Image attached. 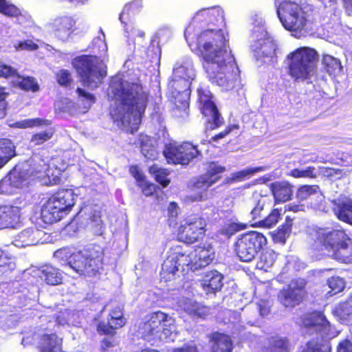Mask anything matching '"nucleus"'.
<instances>
[{
	"mask_svg": "<svg viewBox=\"0 0 352 352\" xmlns=\"http://www.w3.org/2000/svg\"><path fill=\"white\" fill-rule=\"evenodd\" d=\"M216 12L211 16L217 18L219 28L204 30L195 36L188 27L184 35L191 51L202 58L203 66L209 80L229 91L240 81V70L228 49V40L220 28L225 25L223 12L218 10Z\"/></svg>",
	"mask_w": 352,
	"mask_h": 352,
	"instance_id": "1",
	"label": "nucleus"
},
{
	"mask_svg": "<svg viewBox=\"0 0 352 352\" xmlns=\"http://www.w3.org/2000/svg\"><path fill=\"white\" fill-rule=\"evenodd\" d=\"M111 92L123 108V111L116 108L112 117L127 132L134 133L144 116L151 98L149 91L141 82L129 83L125 88L120 82L119 87L111 86Z\"/></svg>",
	"mask_w": 352,
	"mask_h": 352,
	"instance_id": "2",
	"label": "nucleus"
},
{
	"mask_svg": "<svg viewBox=\"0 0 352 352\" xmlns=\"http://www.w3.org/2000/svg\"><path fill=\"white\" fill-rule=\"evenodd\" d=\"M54 256L67 261L80 276H95L103 269L104 251L98 245L90 244L79 250L63 247L54 252Z\"/></svg>",
	"mask_w": 352,
	"mask_h": 352,
	"instance_id": "3",
	"label": "nucleus"
},
{
	"mask_svg": "<svg viewBox=\"0 0 352 352\" xmlns=\"http://www.w3.org/2000/svg\"><path fill=\"white\" fill-rule=\"evenodd\" d=\"M316 249L325 251L339 263L352 264V238L343 228L318 232Z\"/></svg>",
	"mask_w": 352,
	"mask_h": 352,
	"instance_id": "4",
	"label": "nucleus"
},
{
	"mask_svg": "<svg viewBox=\"0 0 352 352\" xmlns=\"http://www.w3.org/2000/svg\"><path fill=\"white\" fill-rule=\"evenodd\" d=\"M276 13L282 25L289 32H307L316 21V12L311 6L290 0L282 1Z\"/></svg>",
	"mask_w": 352,
	"mask_h": 352,
	"instance_id": "5",
	"label": "nucleus"
},
{
	"mask_svg": "<svg viewBox=\"0 0 352 352\" xmlns=\"http://www.w3.org/2000/svg\"><path fill=\"white\" fill-rule=\"evenodd\" d=\"M318 59L314 48L298 47L287 56V74L296 82L309 80L316 73Z\"/></svg>",
	"mask_w": 352,
	"mask_h": 352,
	"instance_id": "6",
	"label": "nucleus"
},
{
	"mask_svg": "<svg viewBox=\"0 0 352 352\" xmlns=\"http://www.w3.org/2000/svg\"><path fill=\"white\" fill-rule=\"evenodd\" d=\"M142 338L147 342H169L175 331L171 316L162 311L150 314L148 319L139 328Z\"/></svg>",
	"mask_w": 352,
	"mask_h": 352,
	"instance_id": "7",
	"label": "nucleus"
},
{
	"mask_svg": "<svg viewBox=\"0 0 352 352\" xmlns=\"http://www.w3.org/2000/svg\"><path fill=\"white\" fill-rule=\"evenodd\" d=\"M76 204V195L71 189L60 188L47 199L42 210L44 221L53 223L69 214Z\"/></svg>",
	"mask_w": 352,
	"mask_h": 352,
	"instance_id": "8",
	"label": "nucleus"
},
{
	"mask_svg": "<svg viewBox=\"0 0 352 352\" xmlns=\"http://www.w3.org/2000/svg\"><path fill=\"white\" fill-rule=\"evenodd\" d=\"M72 65L82 85L92 89L98 87L107 75L97 56L83 54L76 56L72 60Z\"/></svg>",
	"mask_w": 352,
	"mask_h": 352,
	"instance_id": "9",
	"label": "nucleus"
},
{
	"mask_svg": "<svg viewBox=\"0 0 352 352\" xmlns=\"http://www.w3.org/2000/svg\"><path fill=\"white\" fill-rule=\"evenodd\" d=\"M225 168L214 162L208 164L204 174L197 177L189 186L192 194L189 197L192 201H202L208 198V188L217 183L220 179V173Z\"/></svg>",
	"mask_w": 352,
	"mask_h": 352,
	"instance_id": "10",
	"label": "nucleus"
},
{
	"mask_svg": "<svg viewBox=\"0 0 352 352\" xmlns=\"http://www.w3.org/2000/svg\"><path fill=\"white\" fill-rule=\"evenodd\" d=\"M267 238L256 231H250L240 235L235 243L234 251L242 262H250L267 244Z\"/></svg>",
	"mask_w": 352,
	"mask_h": 352,
	"instance_id": "11",
	"label": "nucleus"
},
{
	"mask_svg": "<svg viewBox=\"0 0 352 352\" xmlns=\"http://www.w3.org/2000/svg\"><path fill=\"white\" fill-rule=\"evenodd\" d=\"M197 103L201 114L206 118V122L211 130H214L224 124V119L221 115L214 101V96L206 87L197 88Z\"/></svg>",
	"mask_w": 352,
	"mask_h": 352,
	"instance_id": "12",
	"label": "nucleus"
},
{
	"mask_svg": "<svg viewBox=\"0 0 352 352\" xmlns=\"http://www.w3.org/2000/svg\"><path fill=\"white\" fill-rule=\"evenodd\" d=\"M307 282L304 279L292 280L277 294L278 302L284 307L293 309L302 304L307 297Z\"/></svg>",
	"mask_w": 352,
	"mask_h": 352,
	"instance_id": "13",
	"label": "nucleus"
},
{
	"mask_svg": "<svg viewBox=\"0 0 352 352\" xmlns=\"http://www.w3.org/2000/svg\"><path fill=\"white\" fill-rule=\"evenodd\" d=\"M197 146L190 142L166 144L163 155L168 164L188 165L190 161L200 155Z\"/></svg>",
	"mask_w": 352,
	"mask_h": 352,
	"instance_id": "14",
	"label": "nucleus"
},
{
	"mask_svg": "<svg viewBox=\"0 0 352 352\" xmlns=\"http://www.w3.org/2000/svg\"><path fill=\"white\" fill-rule=\"evenodd\" d=\"M206 227V220L200 216L186 219L177 229V239L186 244L195 243L205 236Z\"/></svg>",
	"mask_w": 352,
	"mask_h": 352,
	"instance_id": "15",
	"label": "nucleus"
},
{
	"mask_svg": "<svg viewBox=\"0 0 352 352\" xmlns=\"http://www.w3.org/2000/svg\"><path fill=\"white\" fill-rule=\"evenodd\" d=\"M169 90L168 101L173 104L172 111L177 117L188 115L190 97V87L188 83L183 86L168 85Z\"/></svg>",
	"mask_w": 352,
	"mask_h": 352,
	"instance_id": "16",
	"label": "nucleus"
},
{
	"mask_svg": "<svg viewBox=\"0 0 352 352\" xmlns=\"http://www.w3.org/2000/svg\"><path fill=\"white\" fill-rule=\"evenodd\" d=\"M142 8V1L134 0L125 4L120 14L119 19L122 24L124 32L127 34V36H144V32L137 30L133 21L135 16L139 14Z\"/></svg>",
	"mask_w": 352,
	"mask_h": 352,
	"instance_id": "17",
	"label": "nucleus"
},
{
	"mask_svg": "<svg viewBox=\"0 0 352 352\" xmlns=\"http://www.w3.org/2000/svg\"><path fill=\"white\" fill-rule=\"evenodd\" d=\"M126 323L122 309L117 306L111 309L107 317V322L99 321L96 330L100 336H116L117 329L122 328Z\"/></svg>",
	"mask_w": 352,
	"mask_h": 352,
	"instance_id": "18",
	"label": "nucleus"
},
{
	"mask_svg": "<svg viewBox=\"0 0 352 352\" xmlns=\"http://www.w3.org/2000/svg\"><path fill=\"white\" fill-rule=\"evenodd\" d=\"M191 264V260L185 253H175L173 256H168L164 261L160 276L165 281H169L174 278L179 267L188 266Z\"/></svg>",
	"mask_w": 352,
	"mask_h": 352,
	"instance_id": "19",
	"label": "nucleus"
},
{
	"mask_svg": "<svg viewBox=\"0 0 352 352\" xmlns=\"http://www.w3.org/2000/svg\"><path fill=\"white\" fill-rule=\"evenodd\" d=\"M49 168L48 162L38 157L34 160V163L30 168L27 170H21L10 173L9 179L10 182L16 187H19L24 182L28 180L32 176H38V174L45 173Z\"/></svg>",
	"mask_w": 352,
	"mask_h": 352,
	"instance_id": "20",
	"label": "nucleus"
},
{
	"mask_svg": "<svg viewBox=\"0 0 352 352\" xmlns=\"http://www.w3.org/2000/svg\"><path fill=\"white\" fill-rule=\"evenodd\" d=\"M270 199L266 195L258 192H254L248 201V207L250 210V217L252 225H258L262 218L270 208Z\"/></svg>",
	"mask_w": 352,
	"mask_h": 352,
	"instance_id": "21",
	"label": "nucleus"
},
{
	"mask_svg": "<svg viewBox=\"0 0 352 352\" xmlns=\"http://www.w3.org/2000/svg\"><path fill=\"white\" fill-rule=\"evenodd\" d=\"M36 349L38 352H65L63 350V338L55 332L39 335Z\"/></svg>",
	"mask_w": 352,
	"mask_h": 352,
	"instance_id": "22",
	"label": "nucleus"
},
{
	"mask_svg": "<svg viewBox=\"0 0 352 352\" xmlns=\"http://www.w3.org/2000/svg\"><path fill=\"white\" fill-rule=\"evenodd\" d=\"M302 325L307 329H314L316 331H329L331 324L323 312L313 311L305 314L301 319Z\"/></svg>",
	"mask_w": 352,
	"mask_h": 352,
	"instance_id": "23",
	"label": "nucleus"
},
{
	"mask_svg": "<svg viewBox=\"0 0 352 352\" xmlns=\"http://www.w3.org/2000/svg\"><path fill=\"white\" fill-rule=\"evenodd\" d=\"M21 208L13 205H0V228H15L20 223Z\"/></svg>",
	"mask_w": 352,
	"mask_h": 352,
	"instance_id": "24",
	"label": "nucleus"
},
{
	"mask_svg": "<svg viewBox=\"0 0 352 352\" xmlns=\"http://www.w3.org/2000/svg\"><path fill=\"white\" fill-rule=\"evenodd\" d=\"M195 74L192 66L187 63H177L173 68L170 80L168 85L183 86L184 82L190 87Z\"/></svg>",
	"mask_w": 352,
	"mask_h": 352,
	"instance_id": "25",
	"label": "nucleus"
},
{
	"mask_svg": "<svg viewBox=\"0 0 352 352\" xmlns=\"http://www.w3.org/2000/svg\"><path fill=\"white\" fill-rule=\"evenodd\" d=\"M210 352H232L234 348L231 336L226 333L218 331H212L208 335Z\"/></svg>",
	"mask_w": 352,
	"mask_h": 352,
	"instance_id": "26",
	"label": "nucleus"
},
{
	"mask_svg": "<svg viewBox=\"0 0 352 352\" xmlns=\"http://www.w3.org/2000/svg\"><path fill=\"white\" fill-rule=\"evenodd\" d=\"M270 189L276 203H284L292 199L294 186L288 181H276L270 184Z\"/></svg>",
	"mask_w": 352,
	"mask_h": 352,
	"instance_id": "27",
	"label": "nucleus"
},
{
	"mask_svg": "<svg viewBox=\"0 0 352 352\" xmlns=\"http://www.w3.org/2000/svg\"><path fill=\"white\" fill-rule=\"evenodd\" d=\"M338 320L345 324H352V294L344 300L338 303L331 311Z\"/></svg>",
	"mask_w": 352,
	"mask_h": 352,
	"instance_id": "28",
	"label": "nucleus"
},
{
	"mask_svg": "<svg viewBox=\"0 0 352 352\" xmlns=\"http://www.w3.org/2000/svg\"><path fill=\"white\" fill-rule=\"evenodd\" d=\"M319 191L320 187L318 185H302L297 190V197L300 200H305L311 195H317L316 201H311L309 204L313 208H320L323 206L324 199Z\"/></svg>",
	"mask_w": 352,
	"mask_h": 352,
	"instance_id": "29",
	"label": "nucleus"
},
{
	"mask_svg": "<svg viewBox=\"0 0 352 352\" xmlns=\"http://www.w3.org/2000/svg\"><path fill=\"white\" fill-rule=\"evenodd\" d=\"M223 275L217 270L208 272L202 280V287L207 294L220 290L223 285Z\"/></svg>",
	"mask_w": 352,
	"mask_h": 352,
	"instance_id": "30",
	"label": "nucleus"
},
{
	"mask_svg": "<svg viewBox=\"0 0 352 352\" xmlns=\"http://www.w3.org/2000/svg\"><path fill=\"white\" fill-rule=\"evenodd\" d=\"M16 155V146L13 142L9 138H0V170Z\"/></svg>",
	"mask_w": 352,
	"mask_h": 352,
	"instance_id": "31",
	"label": "nucleus"
},
{
	"mask_svg": "<svg viewBox=\"0 0 352 352\" xmlns=\"http://www.w3.org/2000/svg\"><path fill=\"white\" fill-rule=\"evenodd\" d=\"M39 277L50 285H59L63 279L60 270L51 265H45L41 267Z\"/></svg>",
	"mask_w": 352,
	"mask_h": 352,
	"instance_id": "32",
	"label": "nucleus"
},
{
	"mask_svg": "<svg viewBox=\"0 0 352 352\" xmlns=\"http://www.w3.org/2000/svg\"><path fill=\"white\" fill-rule=\"evenodd\" d=\"M337 218L344 223L352 226V199L346 198L340 201L334 208Z\"/></svg>",
	"mask_w": 352,
	"mask_h": 352,
	"instance_id": "33",
	"label": "nucleus"
},
{
	"mask_svg": "<svg viewBox=\"0 0 352 352\" xmlns=\"http://www.w3.org/2000/svg\"><path fill=\"white\" fill-rule=\"evenodd\" d=\"M138 144L142 154L146 159L153 161L157 158V151L153 145L150 136L142 133L140 134L138 138Z\"/></svg>",
	"mask_w": 352,
	"mask_h": 352,
	"instance_id": "34",
	"label": "nucleus"
},
{
	"mask_svg": "<svg viewBox=\"0 0 352 352\" xmlns=\"http://www.w3.org/2000/svg\"><path fill=\"white\" fill-rule=\"evenodd\" d=\"M290 349L289 340L276 335L268 338L267 346H265L264 352H289Z\"/></svg>",
	"mask_w": 352,
	"mask_h": 352,
	"instance_id": "35",
	"label": "nucleus"
},
{
	"mask_svg": "<svg viewBox=\"0 0 352 352\" xmlns=\"http://www.w3.org/2000/svg\"><path fill=\"white\" fill-rule=\"evenodd\" d=\"M194 252L195 263L200 267L208 265L214 258V252L211 245H197Z\"/></svg>",
	"mask_w": 352,
	"mask_h": 352,
	"instance_id": "36",
	"label": "nucleus"
},
{
	"mask_svg": "<svg viewBox=\"0 0 352 352\" xmlns=\"http://www.w3.org/2000/svg\"><path fill=\"white\" fill-rule=\"evenodd\" d=\"M148 171L155 181L163 188H166L170 184V179L168 178V176L170 171L168 168H162L156 164H153L149 166Z\"/></svg>",
	"mask_w": 352,
	"mask_h": 352,
	"instance_id": "37",
	"label": "nucleus"
},
{
	"mask_svg": "<svg viewBox=\"0 0 352 352\" xmlns=\"http://www.w3.org/2000/svg\"><path fill=\"white\" fill-rule=\"evenodd\" d=\"M293 219L287 216L285 221L278 227L273 234V239L276 243H285L292 233Z\"/></svg>",
	"mask_w": 352,
	"mask_h": 352,
	"instance_id": "38",
	"label": "nucleus"
},
{
	"mask_svg": "<svg viewBox=\"0 0 352 352\" xmlns=\"http://www.w3.org/2000/svg\"><path fill=\"white\" fill-rule=\"evenodd\" d=\"M15 268V264L8 257L3 251L0 250V279L1 283L7 282Z\"/></svg>",
	"mask_w": 352,
	"mask_h": 352,
	"instance_id": "39",
	"label": "nucleus"
},
{
	"mask_svg": "<svg viewBox=\"0 0 352 352\" xmlns=\"http://www.w3.org/2000/svg\"><path fill=\"white\" fill-rule=\"evenodd\" d=\"M322 69L329 76H336L342 70V66L339 59L329 54H324L322 59Z\"/></svg>",
	"mask_w": 352,
	"mask_h": 352,
	"instance_id": "40",
	"label": "nucleus"
},
{
	"mask_svg": "<svg viewBox=\"0 0 352 352\" xmlns=\"http://www.w3.org/2000/svg\"><path fill=\"white\" fill-rule=\"evenodd\" d=\"M276 260V254L272 250H266L261 252L256 261V267L258 270L267 272L271 268Z\"/></svg>",
	"mask_w": 352,
	"mask_h": 352,
	"instance_id": "41",
	"label": "nucleus"
},
{
	"mask_svg": "<svg viewBox=\"0 0 352 352\" xmlns=\"http://www.w3.org/2000/svg\"><path fill=\"white\" fill-rule=\"evenodd\" d=\"M73 27V21L68 17L57 19L53 23L54 30L58 36H69L72 32Z\"/></svg>",
	"mask_w": 352,
	"mask_h": 352,
	"instance_id": "42",
	"label": "nucleus"
},
{
	"mask_svg": "<svg viewBox=\"0 0 352 352\" xmlns=\"http://www.w3.org/2000/svg\"><path fill=\"white\" fill-rule=\"evenodd\" d=\"M20 80L17 82V87L25 91L36 92L39 90V85L36 79L33 76H23L20 75L16 77Z\"/></svg>",
	"mask_w": 352,
	"mask_h": 352,
	"instance_id": "43",
	"label": "nucleus"
},
{
	"mask_svg": "<svg viewBox=\"0 0 352 352\" xmlns=\"http://www.w3.org/2000/svg\"><path fill=\"white\" fill-rule=\"evenodd\" d=\"M280 209L274 208L267 215L265 214L261 221H258V226L270 228L274 226L280 218Z\"/></svg>",
	"mask_w": 352,
	"mask_h": 352,
	"instance_id": "44",
	"label": "nucleus"
},
{
	"mask_svg": "<svg viewBox=\"0 0 352 352\" xmlns=\"http://www.w3.org/2000/svg\"><path fill=\"white\" fill-rule=\"evenodd\" d=\"M54 133V131L53 129L36 132L32 135L30 142L34 146H41L45 142L50 140L52 138Z\"/></svg>",
	"mask_w": 352,
	"mask_h": 352,
	"instance_id": "45",
	"label": "nucleus"
},
{
	"mask_svg": "<svg viewBox=\"0 0 352 352\" xmlns=\"http://www.w3.org/2000/svg\"><path fill=\"white\" fill-rule=\"evenodd\" d=\"M210 307L196 302L190 305L186 309L189 316L202 318H205L210 314Z\"/></svg>",
	"mask_w": 352,
	"mask_h": 352,
	"instance_id": "46",
	"label": "nucleus"
},
{
	"mask_svg": "<svg viewBox=\"0 0 352 352\" xmlns=\"http://www.w3.org/2000/svg\"><path fill=\"white\" fill-rule=\"evenodd\" d=\"M327 285L331 289L328 292L330 296L335 295L342 292L345 287V282L343 278L339 276H331L327 280Z\"/></svg>",
	"mask_w": 352,
	"mask_h": 352,
	"instance_id": "47",
	"label": "nucleus"
},
{
	"mask_svg": "<svg viewBox=\"0 0 352 352\" xmlns=\"http://www.w3.org/2000/svg\"><path fill=\"white\" fill-rule=\"evenodd\" d=\"M50 124V120L41 118L25 119L17 123L18 127L21 129L34 128Z\"/></svg>",
	"mask_w": 352,
	"mask_h": 352,
	"instance_id": "48",
	"label": "nucleus"
},
{
	"mask_svg": "<svg viewBox=\"0 0 352 352\" xmlns=\"http://www.w3.org/2000/svg\"><path fill=\"white\" fill-rule=\"evenodd\" d=\"M0 13L9 17H17L21 15L20 9L16 6L8 3L6 0H0Z\"/></svg>",
	"mask_w": 352,
	"mask_h": 352,
	"instance_id": "49",
	"label": "nucleus"
},
{
	"mask_svg": "<svg viewBox=\"0 0 352 352\" xmlns=\"http://www.w3.org/2000/svg\"><path fill=\"white\" fill-rule=\"evenodd\" d=\"M276 45L272 41L264 43L261 46V56L262 58H270V61L276 57Z\"/></svg>",
	"mask_w": 352,
	"mask_h": 352,
	"instance_id": "50",
	"label": "nucleus"
},
{
	"mask_svg": "<svg viewBox=\"0 0 352 352\" xmlns=\"http://www.w3.org/2000/svg\"><path fill=\"white\" fill-rule=\"evenodd\" d=\"M56 80L57 83L62 87H69L72 82L71 72L65 69H60L56 74Z\"/></svg>",
	"mask_w": 352,
	"mask_h": 352,
	"instance_id": "51",
	"label": "nucleus"
},
{
	"mask_svg": "<svg viewBox=\"0 0 352 352\" xmlns=\"http://www.w3.org/2000/svg\"><path fill=\"white\" fill-rule=\"evenodd\" d=\"M76 92L77 93L78 98H82V102H86L85 107L87 108V109H90V107L96 102V99L95 96L91 93L85 91L83 89L78 87L76 89Z\"/></svg>",
	"mask_w": 352,
	"mask_h": 352,
	"instance_id": "52",
	"label": "nucleus"
},
{
	"mask_svg": "<svg viewBox=\"0 0 352 352\" xmlns=\"http://www.w3.org/2000/svg\"><path fill=\"white\" fill-rule=\"evenodd\" d=\"M178 205L176 202L172 201L168 206L167 223L170 227H175L177 224Z\"/></svg>",
	"mask_w": 352,
	"mask_h": 352,
	"instance_id": "53",
	"label": "nucleus"
},
{
	"mask_svg": "<svg viewBox=\"0 0 352 352\" xmlns=\"http://www.w3.org/2000/svg\"><path fill=\"white\" fill-rule=\"evenodd\" d=\"M19 76L20 74L16 69L10 65L0 63V78L8 79Z\"/></svg>",
	"mask_w": 352,
	"mask_h": 352,
	"instance_id": "54",
	"label": "nucleus"
},
{
	"mask_svg": "<svg viewBox=\"0 0 352 352\" xmlns=\"http://www.w3.org/2000/svg\"><path fill=\"white\" fill-rule=\"evenodd\" d=\"M9 93L6 91V87L0 85V117L3 118L6 115L8 107L7 98Z\"/></svg>",
	"mask_w": 352,
	"mask_h": 352,
	"instance_id": "55",
	"label": "nucleus"
},
{
	"mask_svg": "<svg viewBox=\"0 0 352 352\" xmlns=\"http://www.w3.org/2000/svg\"><path fill=\"white\" fill-rule=\"evenodd\" d=\"M263 168L261 166L255 168H248L238 171L235 173V177L239 179L240 181L243 180L246 178L250 177L257 172L263 170Z\"/></svg>",
	"mask_w": 352,
	"mask_h": 352,
	"instance_id": "56",
	"label": "nucleus"
},
{
	"mask_svg": "<svg viewBox=\"0 0 352 352\" xmlns=\"http://www.w3.org/2000/svg\"><path fill=\"white\" fill-rule=\"evenodd\" d=\"M15 48L17 51L27 50L34 51L38 49V45L35 43L30 39L19 41L16 45Z\"/></svg>",
	"mask_w": 352,
	"mask_h": 352,
	"instance_id": "57",
	"label": "nucleus"
},
{
	"mask_svg": "<svg viewBox=\"0 0 352 352\" xmlns=\"http://www.w3.org/2000/svg\"><path fill=\"white\" fill-rule=\"evenodd\" d=\"M138 186L141 188L142 193L146 197L153 195L157 188L154 184L147 182L146 179L140 183Z\"/></svg>",
	"mask_w": 352,
	"mask_h": 352,
	"instance_id": "58",
	"label": "nucleus"
},
{
	"mask_svg": "<svg viewBox=\"0 0 352 352\" xmlns=\"http://www.w3.org/2000/svg\"><path fill=\"white\" fill-rule=\"evenodd\" d=\"M129 173L131 175L135 178L137 185L140 183L144 182L146 179V177L142 171L140 169L138 165H131L129 168Z\"/></svg>",
	"mask_w": 352,
	"mask_h": 352,
	"instance_id": "59",
	"label": "nucleus"
},
{
	"mask_svg": "<svg viewBox=\"0 0 352 352\" xmlns=\"http://www.w3.org/2000/svg\"><path fill=\"white\" fill-rule=\"evenodd\" d=\"M239 124H230L227 126L225 129L219 133L213 135L210 142H217L220 139H223L225 137H226L228 135H229L233 130L234 129H239Z\"/></svg>",
	"mask_w": 352,
	"mask_h": 352,
	"instance_id": "60",
	"label": "nucleus"
},
{
	"mask_svg": "<svg viewBox=\"0 0 352 352\" xmlns=\"http://www.w3.org/2000/svg\"><path fill=\"white\" fill-rule=\"evenodd\" d=\"M307 350L311 352H331L330 346L326 344L316 343L311 342L307 343Z\"/></svg>",
	"mask_w": 352,
	"mask_h": 352,
	"instance_id": "61",
	"label": "nucleus"
},
{
	"mask_svg": "<svg viewBox=\"0 0 352 352\" xmlns=\"http://www.w3.org/2000/svg\"><path fill=\"white\" fill-rule=\"evenodd\" d=\"M104 338L100 342V350L102 352H107L111 348L114 347L116 345L115 336H109Z\"/></svg>",
	"mask_w": 352,
	"mask_h": 352,
	"instance_id": "62",
	"label": "nucleus"
},
{
	"mask_svg": "<svg viewBox=\"0 0 352 352\" xmlns=\"http://www.w3.org/2000/svg\"><path fill=\"white\" fill-rule=\"evenodd\" d=\"M337 351L352 352V342L348 339L342 340L337 346Z\"/></svg>",
	"mask_w": 352,
	"mask_h": 352,
	"instance_id": "63",
	"label": "nucleus"
},
{
	"mask_svg": "<svg viewBox=\"0 0 352 352\" xmlns=\"http://www.w3.org/2000/svg\"><path fill=\"white\" fill-rule=\"evenodd\" d=\"M172 352H199L197 346L195 344L188 343L184 344L182 347L173 349Z\"/></svg>",
	"mask_w": 352,
	"mask_h": 352,
	"instance_id": "64",
	"label": "nucleus"
}]
</instances>
